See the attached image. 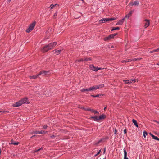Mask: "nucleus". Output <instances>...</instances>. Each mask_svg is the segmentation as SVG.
Returning <instances> with one entry per match:
<instances>
[{"mask_svg":"<svg viewBox=\"0 0 159 159\" xmlns=\"http://www.w3.org/2000/svg\"><path fill=\"white\" fill-rule=\"evenodd\" d=\"M104 86V85L103 84L98 85L87 89H81V91L82 92H86V93H87V92L92 91L100 88H102Z\"/></svg>","mask_w":159,"mask_h":159,"instance_id":"nucleus-1","label":"nucleus"},{"mask_svg":"<svg viewBox=\"0 0 159 159\" xmlns=\"http://www.w3.org/2000/svg\"><path fill=\"white\" fill-rule=\"evenodd\" d=\"M36 24L35 22H34L30 25L29 28L26 30V32L27 33L30 32L34 28Z\"/></svg>","mask_w":159,"mask_h":159,"instance_id":"nucleus-2","label":"nucleus"},{"mask_svg":"<svg viewBox=\"0 0 159 159\" xmlns=\"http://www.w3.org/2000/svg\"><path fill=\"white\" fill-rule=\"evenodd\" d=\"M116 18H103L99 20L100 23H104L109 21H112L116 20Z\"/></svg>","mask_w":159,"mask_h":159,"instance_id":"nucleus-3","label":"nucleus"},{"mask_svg":"<svg viewBox=\"0 0 159 159\" xmlns=\"http://www.w3.org/2000/svg\"><path fill=\"white\" fill-rule=\"evenodd\" d=\"M117 34L116 33H115L113 34H112L109 35L107 37L104 38V40L105 41H108L112 38H114V37Z\"/></svg>","mask_w":159,"mask_h":159,"instance_id":"nucleus-4","label":"nucleus"},{"mask_svg":"<svg viewBox=\"0 0 159 159\" xmlns=\"http://www.w3.org/2000/svg\"><path fill=\"white\" fill-rule=\"evenodd\" d=\"M57 44V42H54L52 43H51L47 45L49 50H50L52 49L53 47H55Z\"/></svg>","mask_w":159,"mask_h":159,"instance_id":"nucleus-5","label":"nucleus"},{"mask_svg":"<svg viewBox=\"0 0 159 159\" xmlns=\"http://www.w3.org/2000/svg\"><path fill=\"white\" fill-rule=\"evenodd\" d=\"M47 133V131H43L41 130V131H33L32 132V134H45Z\"/></svg>","mask_w":159,"mask_h":159,"instance_id":"nucleus-6","label":"nucleus"},{"mask_svg":"<svg viewBox=\"0 0 159 159\" xmlns=\"http://www.w3.org/2000/svg\"><path fill=\"white\" fill-rule=\"evenodd\" d=\"M139 2L138 1H136L134 2H130L129 4V6L130 7H132L133 5L138 6L139 4Z\"/></svg>","mask_w":159,"mask_h":159,"instance_id":"nucleus-7","label":"nucleus"},{"mask_svg":"<svg viewBox=\"0 0 159 159\" xmlns=\"http://www.w3.org/2000/svg\"><path fill=\"white\" fill-rule=\"evenodd\" d=\"M49 50V49L47 45H45L41 49V51L43 52H45Z\"/></svg>","mask_w":159,"mask_h":159,"instance_id":"nucleus-8","label":"nucleus"},{"mask_svg":"<svg viewBox=\"0 0 159 159\" xmlns=\"http://www.w3.org/2000/svg\"><path fill=\"white\" fill-rule=\"evenodd\" d=\"M50 71H40L39 73L38 74V75H46L48 74H49Z\"/></svg>","mask_w":159,"mask_h":159,"instance_id":"nucleus-9","label":"nucleus"},{"mask_svg":"<svg viewBox=\"0 0 159 159\" xmlns=\"http://www.w3.org/2000/svg\"><path fill=\"white\" fill-rule=\"evenodd\" d=\"M89 68L90 69L93 71H97V67H96L93 64H91L89 65Z\"/></svg>","mask_w":159,"mask_h":159,"instance_id":"nucleus-10","label":"nucleus"},{"mask_svg":"<svg viewBox=\"0 0 159 159\" xmlns=\"http://www.w3.org/2000/svg\"><path fill=\"white\" fill-rule=\"evenodd\" d=\"M22 104L21 100L17 102L15 104L13 105V106L14 107H17L20 106Z\"/></svg>","mask_w":159,"mask_h":159,"instance_id":"nucleus-11","label":"nucleus"},{"mask_svg":"<svg viewBox=\"0 0 159 159\" xmlns=\"http://www.w3.org/2000/svg\"><path fill=\"white\" fill-rule=\"evenodd\" d=\"M21 100L22 104L24 103H29V100L27 98L22 99Z\"/></svg>","mask_w":159,"mask_h":159,"instance_id":"nucleus-12","label":"nucleus"},{"mask_svg":"<svg viewBox=\"0 0 159 159\" xmlns=\"http://www.w3.org/2000/svg\"><path fill=\"white\" fill-rule=\"evenodd\" d=\"M126 17H127V16H126L124 18L122 19L121 20L118 21V22L116 24V25H122L123 23L124 20L125 19V18H126Z\"/></svg>","mask_w":159,"mask_h":159,"instance_id":"nucleus-13","label":"nucleus"},{"mask_svg":"<svg viewBox=\"0 0 159 159\" xmlns=\"http://www.w3.org/2000/svg\"><path fill=\"white\" fill-rule=\"evenodd\" d=\"M90 119L94 121H97L99 120L98 116H94L90 117Z\"/></svg>","mask_w":159,"mask_h":159,"instance_id":"nucleus-14","label":"nucleus"},{"mask_svg":"<svg viewBox=\"0 0 159 159\" xmlns=\"http://www.w3.org/2000/svg\"><path fill=\"white\" fill-rule=\"evenodd\" d=\"M61 50H55L53 51V52L55 54H56L57 55L60 54V53L61 52Z\"/></svg>","mask_w":159,"mask_h":159,"instance_id":"nucleus-15","label":"nucleus"},{"mask_svg":"<svg viewBox=\"0 0 159 159\" xmlns=\"http://www.w3.org/2000/svg\"><path fill=\"white\" fill-rule=\"evenodd\" d=\"M146 22L145 23L144 27L145 28L147 27L149 25V22L148 20H145Z\"/></svg>","mask_w":159,"mask_h":159,"instance_id":"nucleus-16","label":"nucleus"},{"mask_svg":"<svg viewBox=\"0 0 159 159\" xmlns=\"http://www.w3.org/2000/svg\"><path fill=\"white\" fill-rule=\"evenodd\" d=\"M124 159H129L127 157V152L125 149H124Z\"/></svg>","mask_w":159,"mask_h":159,"instance_id":"nucleus-17","label":"nucleus"},{"mask_svg":"<svg viewBox=\"0 0 159 159\" xmlns=\"http://www.w3.org/2000/svg\"><path fill=\"white\" fill-rule=\"evenodd\" d=\"M106 116L105 115L102 114V115H101L100 116L98 117L99 120L103 119L105 118Z\"/></svg>","mask_w":159,"mask_h":159,"instance_id":"nucleus-18","label":"nucleus"},{"mask_svg":"<svg viewBox=\"0 0 159 159\" xmlns=\"http://www.w3.org/2000/svg\"><path fill=\"white\" fill-rule=\"evenodd\" d=\"M132 122L136 127H138V125L137 124V121L135 120L134 119H133L132 120Z\"/></svg>","mask_w":159,"mask_h":159,"instance_id":"nucleus-19","label":"nucleus"},{"mask_svg":"<svg viewBox=\"0 0 159 159\" xmlns=\"http://www.w3.org/2000/svg\"><path fill=\"white\" fill-rule=\"evenodd\" d=\"M19 143L18 142H15V141L12 140L10 144H14L15 145H18Z\"/></svg>","mask_w":159,"mask_h":159,"instance_id":"nucleus-20","label":"nucleus"},{"mask_svg":"<svg viewBox=\"0 0 159 159\" xmlns=\"http://www.w3.org/2000/svg\"><path fill=\"white\" fill-rule=\"evenodd\" d=\"M38 76H39V75H36L30 76H29V77L30 79H36Z\"/></svg>","mask_w":159,"mask_h":159,"instance_id":"nucleus-21","label":"nucleus"},{"mask_svg":"<svg viewBox=\"0 0 159 159\" xmlns=\"http://www.w3.org/2000/svg\"><path fill=\"white\" fill-rule=\"evenodd\" d=\"M159 48L156 49H155L153 50V51H151L150 52V53H153V52H159Z\"/></svg>","mask_w":159,"mask_h":159,"instance_id":"nucleus-22","label":"nucleus"},{"mask_svg":"<svg viewBox=\"0 0 159 159\" xmlns=\"http://www.w3.org/2000/svg\"><path fill=\"white\" fill-rule=\"evenodd\" d=\"M56 6H58L59 5L57 4H55V5L51 4L50 5V6L49 7L51 8V9H52L54 7Z\"/></svg>","mask_w":159,"mask_h":159,"instance_id":"nucleus-23","label":"nucleus"},{"mask_svg":"<svg viewBox=\"0 0 159 159\" xmlns=\"http://www.w3.org/2000/svg\"><path fill=\"white\" fill-rule=\"evenodd\" d=\"M92 60V59H91V58L90 57V58H85L84 59V61H90Z\"/></svg>","mask_w":159,"mask_h":159,"instance_id":"nucleus-24","label":"nucleus"},{"mask_svg":"<svg viewBox=\"0 0 159 159\" xmlns=\"http://www.w3.org/2000/svg\"><path fill=\"white\" fill-rule=\"evenodd\" d=\"M129 80L131 83H134L136 82L135 79H131L130 80Z\"/></svg>","mask_w":159,"mask_h":159,"instance_id":"nucleus-25","label":"nucleus"},{"mask_svg":"<svg viewBox=\"0 0 159 159\" xmlns=\"http://www.w3.org/2000/svg\"><path fill=\"white\" fill-rule=\"evenodd\" d=\"M91 112L94 113L95 114H99V112L98 111H95V110H94L93 109H92V110Z\"/></svg>","mask_w":159,"mask_h":159,"instance_id":"nucleus-26","label":"nucleus"},{"mask_svg":"<svg viewBox=\"0 0 159 159\" xmlns=\"http://www.w3.org/2000/svg\"><path fill=\"white\" fill-rule=\"evenodd\" d=\"M81 61H84V60L83 59H81L79 60H77L75 61V62H80Z\"/></svg>","mask_w":159,"mask_h":159,"instance_id":"nucleus-27","label":"nucleus"},{"mask_svg":"<svg viewBox=\"0 0 159 159\" xmlns=\"http://www.w3.org/2000/svg\"><path fill=\"white\" fill-rule=\"evenodd\" d=\"M120 28L119 27H116L113 28L112 30H119Z\"/></svg>","mask_w":159,"mask_h":159,"instance_id":"nucleus-28","label":"nucleus"},{"mask_svg":"<svg viewBox=\"0 0 159 159\" xmlns=\"http://www.w3.org/2000/svg\"><path fill=\"white\" fill-rule=\"evenodd\" d=\"M152 138L155 140H156L157 139V137L154 136V135H152Z\"/></svg>","mask_w":159,"mask_h":159,"instance_id":"nucleus-29","label":"nucleus"},{"mask_svg":"<svg viewBox=\"0 0 159 159\" xmlns=\"http://www.w3.org/2000/svg\"><path fill=\"white\" fill-rule=\"evenodd\" d=\"M148 135V133H147L145 131H144L143 132V136L144 137H146V135Z\"/></svg>","mask_w":159,"mask_h":159,"instance_id":"nucleus-30","label":"nucleus"},{"mask_svg":"<svg viewBox=\"0 0 159 159\" xmlns=\"http://www.w3.org/2000/svg\"><path fill=\"white\" fill-rule=\"evenodd\" d=\"M122 63H126V62H128V60L126 59V60H123L122 61Z\"/></svg>","mask_w":159,"mask_h":159,"instance_id":"nucleus-31","label":"nucleus"},{"mask_svg":"<svg viewBox=\"0 0 159 159\" xmlns=\"http://www.w3.org/2000/svg\"><path fill=\"white\" fill-rule=\"evenodd\" d=\"M100 95L99 94H98L96 95H92L91 96L93 97H99Z\"/></svg>","mask_w":159,"mask_h":159,"instance_id":"nucleus-32","label":"nucleus"},{"mask_svg":"<svg viewBox=\"0 0 159 159\" xmlns=\"http://www.w3.org/2000/svg\"><path fill=\"white\" fill-rule=\"evenodd\" d=\"M43 149V148H41L39 149H38L37 150H35V152H37L39 151L40 150H42Z\"/></svg>","mask_w":159,"mask_h":159,"instance_id":"nucleus-33","label":"nucleus"},{"mask_svg":"<svg viewBox=\"0 0 159 159\" xmlns=\"http://www.w3.org/2000/svg\"><path fill=\"white\" fill-rule=\"evenodd\" d=\"M139 60V58H133V61H134L137 60Z\"/></svg>","mask_w":159,"mask_h":159,"instance_id":"nucleus-34","label":"nucleus"},{"mask_svg":"<svg viewBox=\"0 0 159 159\" xmlns=\"http://www.w3.org/2000/svg\"><path fill=\"white\" fill-rule=\"evenodd\" d=\"M48 126L47 125H44L43 126V128L44 129H47V128Z\"/></svg>","mask_w":159,"mask_h":159,"instance_id":"nucleus-35","label":"nucleus"},{"mask_svg":"<svg viewBox=\"0 0 159 159\" xmlns=\"http://www.w3.org/2000/svg\"><path fill=\"white\" fill-rule=\"evenodd\" d=\"M125 81V83L127 84H129V80H124Z\"/></svg>","mask_w":159,"mask_h":159,"instance_id":"nucleus-36","label":"nucleus"},{"mask_svg":"<svg viewBox=\"0 0 159 159\" xmlns=\"http://www.w3.org/2000/svg\"><path fill=\"white\" fill-rule=\"evenodd\" d=\"M103 68H100V67H97V71L98 70H102V69H103Z\"/></svg>","mask_w":159,"mask_h":159,"instance_id":"nucleus-37","label":"nucleus"},{"mask_svg":"<svg viewBox=\"0 0 159 159\" xmlns=\"http://www.w3.org/2000/svg\"><path fill=\"white\" fill-rule=\"evenodd\" d=\"M128 62L133 61V59H128Z\"/></svg>","mask_w":159,"mask_h":159,"instance_id":"nucleus-38","label":"nucleus"},{"mask_svg":"<svg viewBox=\"0 0 159 159\" xmlns=\"http://www.w3.org/2000/svg\"><path fill=\"white\" fill-rule=\"evenodd\" d=\"M101 151V149H100L98 152V153H97V154H96V155H95V156H96L97 155H98L100 153V151Z\"/></svg>","mask_w":159,"mask_h":159,"instance_id":"nucleus-39","label":"nucleus"},{"mask_svg":"<svg viewBox=\"0 0 159 159\" xmlns=\"http://www.w3.org/2000/svg\"><path fill=\"white\" fill-rule=\"evenodd\" d=\"M92 109H91L90 108H88L87 111H92Z\"/></svg>","mask_w":159,"mask_h":159,"instance_id":"nucleus-40","label":"nucleus"},{"mask_svg":"<svg viewBox=\"0 0 159 159\" xmlns=\"http://www.w3.org/2000/svg\"><path fill=\"white\" fill-rule=\"evenodd\" d=\"M57 12H56L54 14V17H55V16H57Z\"/></svg>","mask_w":159,"mask_h":159,"instance_id":"nucleus-41","label":"nucleus"},{"mask_svg":"<svg viewBox=\"0 0 159 159\" xmlns=\"http://www.w3.org/2000/svg\"><path fill=\"white\" fill-rule=\"evenodd\" d=\"M124 133L125 134L127 132L126 129L124 130Z\"/></svg>","mask_w":159,"mask_h":159,"instance_id":"nucleus-42","label":"nucleus"},{"mask_svg":"<svg viewBox=\"0 0 159 159\" xmlns=\"http://www.w3.org/2000/svg\"><path fill=\"white\" fill-rule=\"evenodd\" d=\"M88 108H85V107H84L83 108V109L85 110H86V111H87V109H88Z\"/></svg>","mask_w":159,"mask_h":159,"instance_id":"nucleus-43","label":"nucleus"},{"mask_svg":"<svg viewBox=\"0 0 159 159\" xmlns=\"http://www.w3.org/2000/svg\"><path fill=\"white\" fill-rule=\"evenodd\" d=\"M117 130L115 129V133H114V134H116V132H117Z\"/></svg>","mask_w":159,"mask_h":159,"instance_id":"nucleus-44","label":"nucleus"},{"mask_svg":"<svg viewBox=\"0 0 159 159\" xmlns=\"http://www.w3.org/2000/svg\"><path fill=\"white\" fill-rule=\"evenodd\" d=\"M5 111H0V113H1L2 114L4 113Z\"/></svg>","mask_w":159,"mask_h":159,"instance_id":"nucleus-45","label":"nucleus"},{"mask_svg":"<svg viewBox=\"0 0 159 159\" xmlns=\"http://www.w3.org/2000/svg\"><path fill=\"white\" fill-rule=\"evenodd\" d=\"M105 151H106V148H105V149H104V152H103V154H104L105 153Z\"/></svg>","mask_w":159,"mask_h":159,"instance_id":"nucleus-46","label":"nucleus"},{"mask_svg":"<svg viewBox=\"0 0 159 159\" xmlns=\"http://www.w3.org/2000/svg\"><path fill=\"white\" fill-rule=\"evenodd\" d=\"M106 109H107V108H106V107H105L104 108V110H106Z\"/></svg>","mask_w":159,"mask_h":159,"instance_id":"nucleus-47","label":"nucleus"},{"mask_svg":"<svg viewBox=\"0 0 159 159\" xmlns=\"http://www.w3.org/2000/svg\"><path fill=\"white\" fill-rule=\"evenodd\" d=\"M149 134L152 136V135H153L151 133H149Z\"/></svg>","mask_w":159,"mask_h":159,"instance_id":"nucleus-48","label":"nucleus"},{"mask_svg":"<svg viewBox=\"0 0 159 159\" xmlns=\"http://www.w3.org/2000/svg\"><path fill=\"white\" fill-rule=\"evenodd\" d=\"M129 80V84L131 83V82H130V80Z\"/></svg>","mask_w":159,"mask_h":159,"instance_id":"nucleus-49","label":"nucleus"},{"mask_svg":"<svg viewBox=\"0 0 159 159\" xmlns=\"http://www.w3.org/2000/svg\"><path fill=\"white\" fill-rule=\"evenodd\" d=\"M157 140L159 141V138H157Z\"/></svg>","mask_w":159,"mask_h":159,"instance_id":"nucleus-50","label":"nucleus"},{"mask_svg":"<svg viewBox=\"0 0 159 159\" xmlns=\"http://www.w3.org/2000/svg\"><path fill=\"white\" fill-rule=\"evenodd\" d=\"M35 136V135H33V136H32V137H31V138H33V137H34V136Z\"/></svg>","mask_w":159,"mask_h":159,"instance_id":"nucleus-51","label":"nucleus"},{"mask_svg":"<svg viewBox=\"0 0 159 159\" xmlns=\"http://www.w3.org/2000/svg\"><path fill=\"white\" fill-rule=\"evenodd\" d=\"M113 47H113V46H111V48H113Z\"/></svg>","mask_w":159,"mask_h":159,"instance_id":"nucleus-52","label":"nucleus"},{"mask_svg":"<svg viewBox=\"0 0 159 159\" xmlns=\"http://www.w3.org/2000/svg\"><path fill=\"white\" fill-rule=\"evenodd\" d=\"M101 141V140H100V141H99L98 142V143H99Z\"/></svg>","mask_w":159,"mask_h":159,"instance_id":"nucleus-53","label":"nucleus"},{"mask_svg":"<svg viewBox=\"0 0 159 159\" xmlns=\"http://www.w3.org/2000/svg\"><path fill=\"white\" fill-rule=\"evenodd\" d=\"M157 122L159 124V122H157Z\"/></svg>","mask_w":159,"mask_h":159,"instance_id":"nucleus-54","label":"nucleus"},{"mask_svg":"<svg viewBox=\"0 0 159 159\" xmlns=\"http://www.w3.org/2000/svg\"><path fill=\"white\" fill-rule=\"evenodd\" d=\"M81 1H83V0H81Z\"/></svg>","mask_w":159,"mask_h":159,"instance_id":"nucleus-55","label":"nucleus"}]
</instances>
